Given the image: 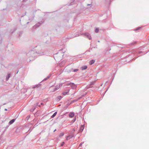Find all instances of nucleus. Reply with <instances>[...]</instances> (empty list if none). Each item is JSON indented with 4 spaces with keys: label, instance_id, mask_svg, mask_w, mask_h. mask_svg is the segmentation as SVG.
Returning <instances> with one entry per match:
<instances>
[{
    "label": "nucleus",
    "instance_id": "1",
    "mask_svg": "<svg viewBox=\"0 0 149 149\" xmlns=\"http://www.w3.org/2000/svg\"><path fill=\"white\" fill-rule=\"evenodd\" d=\"M63 85L62 83H60L58 85H57L55 87V88L54 89L53 91L54 92L57 90Z\"/></svg>",
    "mask_w": 149,
    "mask_h": 149
},
{
    "label": "nucleus",
    "instance_id": "2",
    "mask_svg": "<svg viewBox=\"0 0 149 149\" xmlns=\"http://www.w3.org/2000/svg\"><path fill=\"white\" fill-rule=\"evenodd\" d=\"M67 85H70L73 88H76V86L73 83L70 82V83H68L67 84Z\"/></svg>",
    "mask_w": 149,
    "mask_h": 149
},
{
    "label": "nucleus",
    "instance_id": "3",
    "mask_svg": "<svg viewBox=\"0 0 149 149\" xmlns=\"http://www.w3.org/2000/svg\"><path fill=\"white\" fill-rule=\"evenodd\" d=\"M83 35L86 37H87L89 40L91 39V37L90 36V34L88 33H85L83 34Z\"/></svg>",
    "mask_w": 149,
    "mask_h": 149
},
{
    "label": "nucleus",
    "instance_id": "4",
    "mask_svg": "<svg viewBox=\"0 0 149 149\" xmlns=\"http://www.w3.org/2000/svg\"><path fill=\"white\" fill-rule=\"evenodd\" d=\"M75 136V135H74V133H72V134L71 135H69L67 137L66 139L68 140L70 139L71 138H72L73 137H74Z\"/></svg>",
    "mask_w": 149,
    "mask_h": 149
},
{
    "label": "nucleus",
    "instance_id": "5",
    "mask_svg": "<svg viewBox=\"0 0 149 149\" xmlns=\"http://www.w3.org/2000/svg\"><path fill=\"white\" fill-rule=\"evenodd\" d=\"M27 55L28 56H29L30 55H31L32 57L35 56V55L34 54V51H31L29 52L28 54Z\"/></svg>",
    "mask_w": 149,
    "mask_h": 149
},
{
    "label": "nucleus",
    "instance_id": "6",
    "mask_svg": "<svg viewBox=\"0 0 149 149\" xmlns=\"http://www.w3.org/2000/svg\"><path fill=\"white\" fill-rule=\"evenodd\" d=\"M43 22H42L41 23H40V22H38V23H37L35 25H34L33 27V29H35L36 28L39 27L40 24H42V23H43Z\"/></svg>",
    "mask_w": 149,
    "mask_h": 149
},
{
    "label": "nucleus",
    "instance_id": "7",
    "mask_svg": "<svg viewBox=\"0 0 149 149\" xmlns=\"http://www.w3.org/2000/svg\"><path fill=\"white\" fill-rule=\"evenodd\" d=\"M36 53L37 54H40V55H43L44 54V52L42 51H41V49H40V50H38L37 51H36Z\"/></svg>",
    "mask_w": 149,
    "mask_h": 149
},
{
    "label": "nucleus",
    "instance_id": "8",
    "mask_svg": "<svg viewBox=\"0 0 149 149\" xmlns=\"http://www.w3.org/2000/svg\"><path fill=\"white\" fill-rule=\"evenodd\" d=\"M95 81H92L91 82L90 84L89 85H88V88H90L92 87V85H94V84L95 83Z\"/></svg>",
    "mask_w": 149,
    "mask_h": 149
},
{
    "label": "nucleus",
    "instance_id": "9",
    "mask_svg": "<svg viewBox=\"0 0 149 149\" xmlns=\"http://www.w3.org/2000/svg\"><path fill=\"white\" fill-rule=\"evenodd\" d=\"M84 128V125H81V127H80V132H82L83 131Z\"/></svg>",
    "mask_w": 149,
    "mask_h": 149
},
{
    "label": "nucleus",
    "instance_id": "10",
    "mask_svg": "<svg viewBox=\"0 0 149 149\" xmlns=\"http://www.w3.org/2000/svg\"><path fill=\"white\" fill-rule=\"evenodd\" d=\"M40 85H41V84H40L35 85H34L33 86L32 88H38V87H39Z\"/></svg>",
    "mask_w": 149,
    "mask_h": 149
},
{
    "label": "nucleus",
    "instance_id": "11",
    "mask_svg": "<svg viewBox=\"0 0 149 149\" xmlns=\"http://www.w3.org/2000/svg\"><path fill=\"white\" fill-rule=\"evenodd\" d=\"M74 113L70 112L69 113V116L70 118H72L74 117Z\"/></svg>",
    "mask_w": 149,
    "mask_h": 149
},
{
    "label": "nucleus",
    "instance_id": "12",
    "mask_svg": "<svg viewBox=\"0 0 149 149\" xmlns=\"http://www.w3.org/2000/svg\"><path fill=\"white\" fill-rule=\"evenodd\" d=\"M62 98V97L61 96H58L56 98V100L58 101H60Z\"/></svg>",
    "mask_w": 149,
    "mask_h": 149
},
{
    "label": "nucleus",
    "instance_id": "13",
    "mask_svg": "<svg viewBox=\"0 0 149 149\" xmlns=\"http://www.w3.org/2000/svg\"><path fill=\"white\" fill-rule=\"evenodd\" d=\"M15 119H13L11 120L9 122V125H11L13 124L15 121Z\"/></svg>",
    "mask_w": 149,
    "mask_h": 149
},
{
    "label": "nucleus",
    "instance_id": "14",
    "mask_svg": "<svg viewBox=\"0 0 149 149\" xmlns=\"http://www.w3.org/2000/svg\"><path fill=\"white\" fill-rule=\"evenodd\" d=\"M69 90H68L67 91L63 92V94L64 95H66L68 94V93H69Z\"/></svg>",
    "mask_w": 149,
    "mask_h": 149
},
{
    "label": "nucleus",
    "instance_id": "15",
    "mask_svg": "<svg viewBox=\"0 0 149 149\" xmlns=\"http://www.w3.org/2000/svg\"><path fill=\"white\" fill-rule=\"evenodd\" d=\"M10 74H8L6 77V81H8L10 76Z\"/></svg>",
    "mask_w": 149,
    "mask_h": 149
},
{
    "label": "nucleus",
    "instance_id": "16",
    "mask_svg": "<svg viewBox=\"0 0 149 149\" xmlns=\"http://www.w3.org/2000/svg\"><path fill=\"white\" fill-rule=\"evenodd\" d=\"M95 61L94 60H91L89 62L90 65H92L95 63Z\"/></svg>",
    "mask_w": 149,
    "mask_h": 149
},
{
    "label": "nucleus",
    "instance_id": "17",
    "mask_svg": "<svg viewBox=\"0 0 149 149\" xmlns=\"http://www.w3.org/2000/svg\"><path fill=\"white\" fill-rule=\"evenodd\" d=\"M87 66H84L81 67V69L82 70H86L87 69Z\"/></svg>",
    "mask_w": 149,
    "mask_h": 149
},
{
    "label": "nucleus",
    "instance_id": "18",
    "mask_svg": "<svg viewBox=\"0 0 149 149\" xmlns=\"http://www.w3.org/2000/svg\"><path fill=\"white\" fill-rule=\"evenodd\" d=\"M79 70V69H77L73 70L72 69V70L70 71V72L71 71H72L74 72H75L78 71Z\"/></svg>",
    "mask_w": 149,
    "mask_h": 149
},
{
    "label": "nucleus",
    "instance_id": "19",
    "mask_svg": "<svg viewBox=\"0 0 149 149\" xmlns=\"http://www.w3.org/2000/svg\"><path fill=\"white\" fill-rule=\"evenodd\" d=\"M51 76V74H49L48 76L46 78H45L42 81H45L47 80Z\"/></svg>",
    "mask_w": 149,
    "mask_h": 149
},
{
    "label": "nucleus",
    "instance_id": "20",
    "mask_svg": "<svg viewBox=\"0 0 149 149\" xmlns=\"http://www.w3.org/2000/svg\"><path fill=\"white\" fill-rule=\"evenodd\" d=\"M57 113V112H55L53 114V115L51 116V118H54L56 115Z\"/></svg>",
    "mask_w": 149,
    "mask_h": 149
},
{
    "label": "nucleus",
    "instance_id": "21",
    "mask_svg": "<svg viewBox=\"0 0 149 149\" xmlns=\"http://www.w3.org/2000/svg\"><path fill=\"white\" fill-rule=\"evenodd\" d=\"M64 135V133H61L59 135L60 136H62Z\"/></svg>",
    "mask_w": 149,
    "mask_h": 149
},
{
    "label": "nucleus",
    "instance_id": "22",
    "mask_svg": "<svg viewBox=\"0 0 149 149\" xmlns=\"http://www.w3.org/2000/svg\"><path fill=\"white\" fill-rule=\"evenodd\" d=\"M99 29L97 28H96L95 30V32L96 33H98L99 31Z\"/></svg>",
    "mask_w": 149,
    "mask_h": 149
},
{
    "label": "nucleus",
    "instance_id": "23",
    "mask_svg": "<svg viewBox=\"0 0 149 149\" xmlns=\"http://www.w3.org/2000/svg\"><path fill=\"white\" fill-rule=\"evenodd\" d=\"M76 120V118H74L73 119V120H72V121L73 123Z\"/></svg>",
    "mask_w": 149,
    "mask_h": 149
},
{
    "label": "nucleus",
    "instance_id": "24",
    "mask_svg": "<svg viewBox=\"0 0 149 149\" xmlns=\"http://www.w3.org/2000/svg\"><path fill=\"white\" fill-rule=\"evenodd\" d=\"M136 43V42H133L131 43L130 44L131 45H133L135 44Z\"/></svg>",
    "mask_w": 149,
    "mask_h": 149
},
{
    "label": "nucleus",
    "instance_id": "25",
    "mask_svg": "<svg viewBox=\"0 0 149 149\" xmlns=\"http://www.w3.org/2000/svg\"><path fill=\"white\" fill-rule=\"evenodd\" d=\"M64 143H65V142H63L61 144V146H63L64 145Z\"/></svg>",
    "mask_w": 149,
    "mask_h": 149
},
{
    "label": "nucleus",
    "instance_id": "26",
    "mask_svg": "<svg viewBox=\"0 0 149 149\" xmlns=\"http://www.w3.org/2000/svg\"><path fill=\"white\" fill-rule=\"evenodd\" d=\"M30 116H28L26 118V120H28L29 118H30Z\"/></svg>",
    "mask_w": 149,
    "mask_h": 149
},
{
    "label": "nucleus",
    "instance_id": "27",
    "mask_svg": "<svg viewBox=\"0 0 149 149\" xmlns=\"http://www.w3.org/2000/svg\"><path fill=\"white\" fill-rule=\"evenodd\" d=\"M83 143H84V142H82V143H81L80 144V145H79V146H81V145H82V144H83Z\"/></svg>",
    "mask_w": 149,
    "mask_h": 149
},
{
    "label": "nucleus",
    "instance_id": "28",
    "mask_svg": "<svg viewBox=\"0 0 149 149\" xmlns=\"http://www.w3.org/2000/svg\"><path fill=\"white\" fill-rule=\"evenodd\" d=\"M28 0H23V2H25L26 1H28Z\"/></svg>",
    "mask_w": 149,
    "mask_h": 149
},
{
    "label": "nucleus",
    "instance_id": "29",
    "mask_svg": "<svg viewBox=\"0 0 149 149\" xmlns=\"http://www.w3.org/2000/svg\"><path fill=\"white\" fill-rule=\"evenodd\" d=\"M141 27H139V28H138L137 29H136L135 30V31H137V30H138L139 29H140V28H141Z\"/></svg>",
    "mask_w": 149,
    "mask_h": 149
},
{
    "label": "nucleus",
    "instance_id": "30",
    "mask_svg": "<svg viewBox=\"0 0 149 149\" xmlns=\"http://www.w3.org/2000/svg\"><path fill=\"white\" fill-rule=\"evenodd\" d=\"M11 148V147H8L7 148V149H10V148Z\"/></svg>",
    "mask_w": 149,
    "mask_h": 149
},
{
    "label": "nucleus",
    "instance_id": "31",
    "mask_svg": "<svg viewBox=\"0 0 149 149\" xmlns=\"http://www.w3.org/2000/svg\"><path fill=\"white\" fill-rule=\"evenodd\" d=\"M87 6H92V4H87Z\"/></svg>",
    "mask_w": 149,
    "mask_h": 149
},
{
    "label": "nucleus",
    "instance_id": "32",
    "mask_svg": "<svg viewBox=\"0 0 149 149\" xmlns=\"http://www.w3.org/2000/svg\"><path fill=\"white\" fill-rule=\"evenodd\" d=\"M57 54H56V55L55 56H54V57L55 58H56L57 57V56H56V55Z\"/></svg>",
    "mask_w": 149,
    "mask_h": 149
},
{
    "label": "nucleus",
    "instance_id": "33",
    "mask_svg": "<svg viewBox=\"0 0 149 149\" xmlns=\"http://www.w3.org/2000/svg\"><path fill=\"white\" fill-rule=\"evenodd\" d=\"M41 105H43V104H44L42 103H41V104H40Z\"/></svg>",
    "mask_w": 149,
    "mask_h": 149
},
{
    "label": "nucleus",
    "instance_id": "34",
    "mask_svg": "<svg viewBox=\"0 0 149 149\" xmlns=\"http://www.w3.org/2000/svg\"><path fill=\"white\" fill-rule=\"evenodd\" d=\"M73 130L74 131H75V129H74H74H73Z\"/></svg>",
    "mask_w": 149,
    "mask_h": 149
},
{
    "label": "nucleus",
    "instance_id": "35",
    "mask_svg": "<svg viewBox=\"0 0 149 149\" xmlns=\"http://www.w3.org/2000/svg\"><path fill=\"white\" fill-rule=\"evenodd\" d=\"M5 110L7 111V109H5Z\"/></svg>",
    "mask_w": 149,
    "mask_h": 149
},
{
    "label": "nucleus",
    "instance_id": "36",
    "mask_svg": "<svg viewBox=\"0 0 149 149\" xmlns=\"http://www.w3.org/2000/svg\"><path fill=\"white\" fill-rule=\"evenodd\" d=\"M77 100H74V102H75L76 101H77Z\"/></svg>",
    "mask_w": 149,
    "mask_h": 149
},
{
    "label": "nucleus",
    "instance_id": "37",
    "mask_svg": "<svg viewBox=\"0 0 149 149\" xmlns=\"http://www.w3.org/2000/svg\"><path fill=\"white\" fill-rule=\"evenodd\" d=\"M56 130L55 129L54 131V132L56 131Z\"/></svg>",
    "mask_w": 149,
    "mask_h": 149
},
{
    "label": "nucleus",
    "instance_id": "38",
    "mask_svg": "<svg viewBox=\"0 0 149 149\" xmlns=\"http://www.w3.org/2000/svg\"><path fill=\"white\" fill-rule=\"evenodd\" d=\"M141 53V51H140V52H139V53Z\"/></svg>",
    "mask_w": 149,
    "mask_h": 149
},
{
    "label": "nucleus",
    "instance_id": "39",
    "mask_svg": "<svg viewBox=\"0 0 149 149\" xmlns=\"http://www.w3.org/2000/svg\"><path fill=\"white\" fill-rule=\"evenodd\" d=\"M107 82H108V81H107L106 82V83H107Z\"/></svg>",
    "mask_w": 149,
    "mask_h": 149
},
{
    "label": "nucleus",
    "instance_id": "40",
    "mask_svg": "<svg viewBox=\"0 0 149 149\" xmlns=\"http://www.w3.org/2000/svg\"><path fill=\"white\" fill-rule=\"evenodd\" d=\"M72 5V4H70V5Z\"/></svg>",
    "mask_w": 149,
    "mask_h": 149
},
{
    "label": "nucleus",
    "instance_id": "41",
    "mask_svg": "<svg viewBox=\"0 0 149 149\" xmlns=\"http://www.w3.org/2000/svg\"><path fill=\"white\" fill-rule=\"evenodd\" d=\"M41 49V48H40V49Z\"/></svg>",
    "mask_w": 149,
    "mask_h": 149
},
{
    "label": "nucleus",
    "instance_id": "42",
    "mask_svg": "<svg viewBox=\"0 0 149 149\" xmlns=\"http://www.w3.org/2000/svg\"><path fill=\"white\" fill-rule=\"evenodd\" d=\"M98 42H100V41H98Z\"/></svg>",
    "mask_w": 149,
    "mask_h": 149
},
{
    "label": "nucleus",
    "instance_id": "43",
    "mask_svg": "<svg viewBox=\"0 0 149 149\" xmlns=\"http://www.w3.org/2000/svg\"><path fill=\"white\" fill-rule=\"evenodd\" d=\"M8 126H7V127H8Z\"/></svg>",
    "mask_w": 149,
    "mask_h": 149
}]
</instances>
